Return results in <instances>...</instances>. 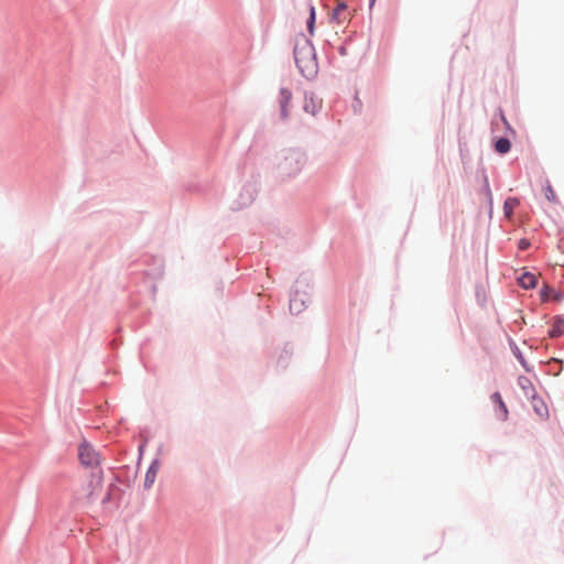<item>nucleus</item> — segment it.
I'll list each match as a JSON object with an SVG mask.
<instances>
[{"label": "nucleus", "instance_id": "obj_6", "mask_svg": "<svg viewBox=\"0 0 564 564\" xmlns=\"http://www.w3.org/2000/svg\"><path fill=\"white\" fill-rule=\"evenodd\" d=\"M282 169L288 175H291L301 170V162L294 158H286Z\"/></svg>", "mask_w": 564, "mask_h": 564}, {"label": "nucleus", "instance_id": "obj_5", "mask_svg": "<svg viewBox=\"0 0 564 564\" xmlns=\"http://www.w3.org/2000/svg\"><path fill=\"white\" fill-rule=\"evenodd\" d=\"M292 99V94L286 88H281L280 90V105H281V117L282 119H286L289 117L288 106Z\"/></svg>", "mask_w": 564, "mask_h": 564}, {"label": "nucleus", "instance_id": "obj_15", "mask_svg": "<svg viewBox=\"0 0 564 564\" xmlns=\"http://www.w3.org/2000/svg\"><path fill=\"white\" fill-rule=\"evenodd\" d=\"M550 293H553L554 295V299L556 301L560 300V296L555 293V291H553L552 289H549L547 286H545L542 291H541V296L542 299L545 301V300H549L550 299Z\"/></svg>", "mask_w": 564, "mask_h": 564}, {"label": "nucleus", "instance_id": "obj_13", "mask_svg": "<svg viewBox=\"0 0 564 564\" xmlns=\"http://www.w3.org/2000/svg\"><path fill=\"white\" fill-rule=\"evenodd\" d=\"M544 195H545V198L551 202V203H557V196L553 189V187L551 186V184H546L545 187H544Z\"/></svg>", "mask_w": 564, "mask_h": 564}, {"label": "nucleus", "instance_id": "obj_3", "mask_svg": "<svg viewBox=\"0 0 564 564\" xmlns=\"http://www.w3.org/2000/svg\"><path fill=\"white\" fill-rule=\"evenodd\" d=\"M351 17V12L348 10L346 3L338 2L333 11L332 19L338 24L347 22Z\"/></svg>", "mask_w": 564, "mask_h": 564}, {"label": "nucleus", "instance_id": "obj_7", "mask_svg": "<svg viewBox=\"0 0 564 564\" xmlns=\"http://www.w3.org/2000/svg\"><path fill=\"white\" fill-rule=\"evenodd\" d=\"M519 283L524 289H533L538 283V278L533 273L525 272L519 278Z\"/></svg>", "mask_w": 564, "mask_h": 564}, {"label": "nucleus", "instance_id": "obj_1", "mask_svg": "<svg viewBox=\"0 0 564 564\" xmlns=\"http://www.w3.org/2000/svg\"><path fill=\"white\" fill-rule=\"evenodd\" d=\"M295 63L305 77L313 76L316 73V61L314 47L312 44L304 40L302 43H297L294 47Z\"/></svg>", "mask_w": 564, "mask_h": 564}, {"label": "nucleus", "instance_id": "obj_8", "mask_svg": "<svg viewBox=\"0 0 564 564\" xmlns=\"http://www.w3.org/2000/svg\"><path fill=\"white\" fill-rule=\"evenodd\" d=\"M550 337H561L564 335V319L562 317H555L553 325L549 332Z\"/></svg>", "mask_w": 564, "mask_h": 564}, {"label": "nucleus", "instance_id": "obj_4", "mask_svg": "<svg viewBox=\"0 0 564 564\" xmlns=\"http://www.w3.org/2000/svg\"><path fill=\"white\" fill-rule=\"evenodd\" d=\"M322 107V100L314 95H306L304 99V110L307 113L316 115Z\"/></svg>", "mask_w": 564, "mask_h": 564}, {"label": "nucleus", "instance_id": "obj_11", "mask_svg": "<svg viewBox=\"0 0 564 564\" xmlns=\"http://www.w3.org/2000/svg\"><path fill=\"white\" fill-rule=\"evenodd\" d=\"M511 143L507 138H500L495 143V149L500 154H506L510 151Z\"/></svg>", "mask_w": 564, "mask_h": 564}, {"label": "nucleus", "instance_id": "obj_12", "mask_svg": "<svg viewBox=\"0 0 564 564\" xmlns=\"http://www.w3.org/2000/svg\"><path fill=\"white\" fill-rule=\"evenodd\" d=\"M518 205H519V200L517 198H513V197L507 198L503 204L505 215L507 217H510Z\"/></svg>", "mask_w": 564, "mask_h": 564}, {"label": "nucleus", "instance_id": "obj_10", "mask_svg": "<svg viewBox=\"0 0 564 564\" xmlns=\"http://www.w3.org/2000/svg\"><path fill=\"white\" fill-rule=\"evenodd\" d=\"M158 471H159V466L156 464H152L147 474H145V479H144V487L147 489H149L155 481L156 479V475H158Z\"/></svg>", "mask_w": 564, "mask_h": 564}, {"label": "nucleus", "instance_id": "obj_14", "mask_svg": "<svg viewBox=\"0 0 564 564\" xmlns=\"http://www.w3.org/2000/svg\"><path fill=\"white\" fill-rule=\"evenodd\" d=\"M314 24H315V9L313 7L310 8V19L307 21V29L310 34L314 33Z\"/></svg>", "mask_w": 564, "mask_h": 564}, {"label": "nucleus", "instance_id": "obj_9", "mask_svg": "<svg viewBox=\"0 0 564 564\" xmlns=\"http://www.w3.org/2000/svg\"><path fill=\"white\" fill-rule=\"evenodd\" d=\"M491 400L494 403L497 404L500 413L498 414V416L501 419V420H506L507 416H508V410H507V406L505 404V402L502 401V398L500 395L499 392H495L492 395H491Z\"/></svg>", "mask_w": 564, "mask_h": 564}, {"label": "nucleus", "instance_id": "obj_16", "mask_svg": "<svg viewBox=\"0 0 564 564\" xmlns=\"http://www.w3.org/2000/svg\"><path fill=\"white\" fill-rule=\"evenodd\" d=\"M529 246H530V242L528 240H525V239H522L519 242V248L522 249V250L527 249Z\"/></svg>", "mask_w": 564, "mask_h": 564}, {"label": "nucleus", "instance_id": "obj_17", "mask_svg": "<svg viewBox=\"0 0 564 564\" xmlns=\"http://www.w3.org/2000/svg\"><path fill=\"white\" fill-rule=\"evenodd\" d=\"M290 310L293 312L294 310H296V312H299V308L295 307V301L292 300L291 303H290Z\"/></svg>", "mask_w": 564, "mask_h": 564}, {"label": "nucleus", "instance_id": "obj_2", "mask_svg": "<svg viewBox=\"0 0 564 564\" xmlns=\"http://www.w3.org/2000/svg\"><path fill=\"white\" fill-rule=\"evenodd\" d=\"M78 457L80 463L86 466H94L97 465L99 462V455L87 443L80 444L78 448Z\"/></svg>", "mask_w": 564, "mask_h": 564}]
</instances>
